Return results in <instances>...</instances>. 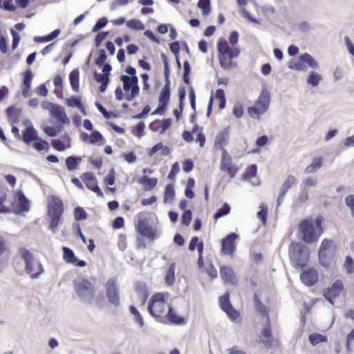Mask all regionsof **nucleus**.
<instances>
[{"mask_svg": "<svg viewBox=\"0 0 354 354\" xmlns=\"http://www.w3.org/2000/svg\"><path fill=\"white\" fill-rule=\"evenodd\" d=\"M254 301L257 312L261 315L263 320V326L261 330V343L266 348H272L274 345L276 341L272 333L270 320L268 313L267 307L262 304L257 295L254 297Z\"/></svg>", "mask_w": 354, "mask_h": 354, "instance_id": "1", "label": "nucleus"}, {"mask_svg": "<svg viewBox=\"0 0 354 354\" xmlns=\"http://www.w3.org/2000/svg\"><path fill=\"white\" fill-rule=\"evenodd\" d=\"M217 49L219 53V64L225 70H230L236 67V62L227 60V55L230 59L237 57L240 54V50L237 47H231L226 40L220 39L218 41Z\"/></svg>", "mask_w": 354, "mask_h": 354, "instance_id": "2", "label": "nucleus"}, {"mask_svg": "<svg viewBox=\"0 0 354 354\" xmlns=\"http://www.w3.org/2000/svg\"><path fill=\"white\" fill-rule=\"evenodd\" d=\"M309 250L301 243H292L289 246V257L295 268L302 269L309 260Z\"/></svg>", "mask_w": 354, "mask_h": 354, "instance_id": "3", "label": "nucleus"}, {"mask_svg": "<svg viewBox=\"0 0 354 354\" xmlns=\"http://www.w3.org/2000/svg\"><path fill=\"white\" fill-rule=\"evenodd\" d=\"M63 212L64 205L62 200L57 196H50L48 203V215L50 218L49 226L53 233L57 232Z\"/></svg>", "mask_w": 354, "mask_h": 354, "instance_id": "4", "label": "nucleus"}, {"mask_svg": "<svg viewBox=\"0 0 354 354\" xmlns=\"http://www.w3.org/2000/svg\"><path fill=\"white\" fill-rule=\"evenodd\" d=\"M307 66L313 69H317L319 67L317 61L308 53L291 59L288 63V67L290 69L297 71H306Z\"/></svg>", "mask_w": 354, "mask_h": 354, "instance_id": "5", "label": "nucleus"}, {"mask_svg": "<svg viewBox=\"0 0 354 354\" xmlns=\"http://www.w3.org/2000/svg\"><path fill=\"white\" fill-rule=\"evenodd\" d=\"M75 291L77 297L85 302H90L94 297L95 288L86 279L78 278L73 281Z\"/></svg>", "mask_w": 354, "mask_h": 354, "instance_id": "6", "label": "nucleus"}, {"mask_svg": "<svg viewBox=\"0 0 354 354\" xmlns=\"http://www.w3.org/2000/svg\"><path fill=\"white\" fill-rule=\"evenodd\" d=\"M158 299L151 301L148 304V311L157 321L164 322L167 316V310H169V306L164 301L162 296L156 295Z\"/></svg>", "mask_w": 354, "mask_h": 354, "instance_id": "7", "label": "nucleus"}, {"mask_svg": "<svg viewBox=\"0 0 354 354\" xmlns=\"http://www.w3.org/2000/svg\"><path fill=\"white\" fill-rule=\"evenodd\" d=\"M336 252V247L332 241L325 239L322 241L318 253L320 264L328 267L332 263Z\"/></svg>", "mask_w": 354, "mask_h": 354, "instance_id": "8", "label": "nucleus"}, {"mask_svg": "<svg viewBox=\"0 0 354 354\" xmlns=\"http://www.w3.org/2000/svg\"><path fill=\"white\" fill-rule=\"evenodd\" d=\"M120 79L123 82V89L126 92L125 99L129 102L133 100L140 91L138 77L122 75Z\"/></svg>", "mask_w": 354, "mask_h": 354, "instance_id": "9", "label": "nucleus"}, {"mask_svg": "<svg viewBox=\"0 0 354 354\" xmlns=\"http://www.w3.org/2000/svg\"><path fill=\"white\" fill-rule=\"evenodd\" d=\"M299 229L303 235V240L306 243H312L317 240L319 234L316 233L314 223L308 219L300 223Z\"/></svg>", "mask_w": 354, "mask_h": 354, "instance_id": "10", "label": "nucleus"}, {"mask_svg": "<svg viewBox=\"0 0 354 354\" xmlns=\"http://www.w3.org/2000/svg\"><path fill=\"white\" fill-rule=\"evenodd\" d=\"M105 292L108 301L115 306L120 304V297L116 282L113 279H109L105 284Z\"/></svg>", "mask_w": 354, "mask_h": 354, "instance_id": "11", "label": "nucleus"}, {"mask_svg": "<svg viewBox=\"0 0 354 354\" xmlns=\"http://www.w3.org/2000/svg\"><path fill=\"white\" fill-rule=\"evenodd\" d=\"M238 234L236 233H231L227 235L221 241V252L224 254L233 255L236 250L235 241L238 239Z\"/></svg>", "mask_w": 354, "mask_h": 354, "instance_id": "12", "label": "nucleus"}, {"mask_svg": "<svg viewBox=\"0 0 354 354\" xmlns=\"http://www.w3.org/2000/svg\"><path fill=\"white\" fill-rule=\"evenodd\" d=\"M62 249L63 251V259L66 263L75 264L77 267L80 268L86 266V261L78 259V258L75 255L74 252L71 248L63 246Z\"/></svg>", "mask_w": 354, "mask_h": 354, "instance_id": "13", "label": "nucleus"}, {"mask_svg": "<svg viewBox=\"0 0 354 354\" xmlns=\"http://www.w3.org/2000/svg\"><path fill=\"white\" fill-rule=\"evenodd\" d=\"M343 288L342 281L338 279L334 282L331 288L325 292L324 297L331 304H333V299L339 295Z\"/></svg>", "mask_w": 354, "mask_h": 354, "instance_id": "14", "label": "nucleus"}, {"mask_svg": "<svg viewBox=\"0 0 354 354\" xmlns=\"http://www.w3.org/2000/svg\"><path fill=\"white\" fill-rule=\"evenodd\" d=\"M26 129L22 134L23 141L26 144H30L32 140H37V132L32 124L30 120L26 119L24 121Z\"/></svg>", "mask_w": 354, "mask_h": 354, "instance_id": "15", "label": "nucleus"}, {"mask_svg": "<svg viewBox=\"0 0 354 354\" xmlns=\"http://www.w3.org/2000/svg\"><path fill=\"white\" fill-rule=\"evenodd\" d=\"M138 232L143 236L153 239L155 236V230L149 225L145 219H139L136 226Z\"/></svg>", "mask_w": 354, "mask_h": 354, "instance_id": "16", "label": "nucleus"}, {"mask_svg": "<svg viewBox=\"0 0 354 354\" xmlns=\"http://www.w3.org/2000/svg\"><path fill=\"white\" fill-rule=\"evenodd\" d=\"M19 254L24 261L26 272L31 275L35 270L33 254L29 250L23 248L19 249Z\"/></svg>", "mask_w": 354, "mask_h": 354, "instance_id": "17", "label": "nucleus"}, {"mask_svg": "<svg viewBox=\"0 0 354 354\" xmlns=\"http://www.w3.org/2000/svg\"><path fill=\"white\" fill-rule=\"evenodd\" d=\"M86 187L95 192L99 196H103V193L97 183L96 178L91 173H85L82 177Z\"/></svg>", "mask_w": 354, "mask_h": 354, "instance_id": "18", "label": "nucleus"}, {"mask_svg": "<svg viewBox=\"0 0 354 354\" xmlns=\"http://www.w3.org/2000/svg\"><path fill=\"white\" fill-rule=\"evenodd\" d=\"M301 281L308 286L315 284L318 280V273L314 268H310L303 271L300 276Z\"/></svg>", "mask_w": 354, "mask_h": 354, "instance_id": "19", "label": "nucleus"}, {"mask_svg": "<svg viewBox=\"0 0 354 354\" xmlns=\"http://www.w3.org/2000/svg\"><path fill=\"white\" fill-rule=\"evenodd\" d=\"M296 184V178L292 175H289L284 181V183L282 184L281 187H280L279 196L277 199V206L279 205L280 201L283 199V196L286 195L290 187Z\"/></svg>", "mask_w": 354, "mask_h": 354, "instance_id": "20", "label": "nucleus"}, {"mask_svg": "<svg viewBox=\"0 0 354 354\" xmlns=\"http://www.w3.org/2000/svg\"><path fill=\"white\" fill-rule=\"evenodd\" d=\"M257 171V167L253 164L247 167L244 174H243V178L245 180H250L252 185H260V180L255 178Z\"/></svg>", "mask_w": 354, "mask_h": 354, "instance_id": "21", "label": "nucleus"}, {"mask_svg": "<svg viewBox=\"0 0 354 354\" xmlns=\"http://www.w3.org/2000/svg\"><path fill=\"white\" fill-rule=\"evenodd\" d=\"M229 138V130L228 128H225L221 131L215 138L214 140V148L216 149H221L223 151L225 149L224 146L227 144Z\"/></svg>", "mask_w": 354, "mask_h": 354, "instance_id": "22", "label": "nucleus"}, {"mask_svg": "<svg viewBox=\"0 0 354 354\" xmlns=\"http://www.w3.org/2000/svg\"><path fill=\"white\" fill-rule=\"evenodd\" d=\"M232 158L229 153L226 151V149H223L222 151V157L221 161L220 169L222 171L227 172L229 174H231L232 172Z\"/></svg>", "mask_w": 354, "mask_h": 354, "instance_id": "23", "label": "nucleus"}, {"mask_svg": "<svg viewBox=\"0 0 354 354\" xmlns=\"http://www.w3.org/2000/svg\"><path fill=\"white\" fill-rule=\"evenodd\" d=\"M50 115L57 120L58 123L61 124H64L68 121V118L64 109L58 104H56L51 110Z\"/></svg>", "mask_w": 354, "mask_h": 354, "instance_id": "24", "label": "nucleus"}, {"mask_svg": "<svg viewBox=\"0 0 354 354\" xmlns=\"http://www.w3.org/2000/svg\"><path fill=\"white\" fill-rule=\"evenodd\" d=\"M221 277L225 282L233 283L236 280V276L233 270L227 266H221L220 267Z\"/></svg>", "mask_w": 354, "mask_h": 354, "instance_id": "25", "label": "nucleus"}, {"mask_svg": "<svg viewBox=\"0 0 354 354\" xmlns=\"http://www.w3.org/2000/svg\"><path fill=\"white\" fill-rule=\"evenodd\" d=\"M17 211L18 212H27L29 208V202L26 196L21 192H19L17 194Z\"/></svg>", "mask_w": 354, "mask_h": 354, "instance_id": "26", "label": "nucleus"}, {"mask_svg": "<svg viewBox=\"0 0 354 354\" xmlns=\"http://www.w3.org/2000/svg\"><path fill=\"white\" fill-rule=\"evenodd\" d=\"M32 79V73L30 69H28L25 73L23 80L22 94L24 97H28L29 89L31 86V82Z\"/></svg>", "mask_w": 354, "mask_h": 354, "instance_id": "27", "label": "nucleus"}, {"mask_svg": "<svg viewBox=\"0 0 354 354\" xmlns=\"http://www.w3.org/2000/svg\"><path fill=\"white\" fill-rule=\"evenodd\" d=\"M166 318L171 323L174 324H183L185 322V319L183 317L177 315L176 312L172 307H169V310H167Z\"/></svg>", "mask_w": 354, "mask_h": 354, "instance_id": "28", "label": "nucleus"}, {"mask_svg": "<svg viewBox=\"0 0 354 354\" xmlns=\"http://www.w3.org/2000/svg\"><path fill=\"white\" fill-rule=\"evenodd\" d=\"M170 97V80L169 77L165 79V84L159 96V102L167 104Z\"/></svg>", "mask_w": 354, "mask_h": 354, "instance_id": "29", "label": "nucleus"}, {"mask_svg": "<svg viewBox=\"0 0 354 354\" xmlns=\"http://www.w3.org/2000/svg\"><path fill=\"white\" fill-rule=\"evenodd\" d=\"M267 109L268 107L266 106L256 102L253 106L248 108V111L250 116L254 117L255 115L259 116L263 114L266 112Z\"/></svg>", "mask_w": 354, "mask_h": 354, "instance_id": "30", "label": "nucleus"}, {"mask_svg": "<svg viewBox=\"0 0 354 354\" xmlns=\"http://www.w3.org/2000/svg\"><path fill=\"white\" fill-rule=\"evenodd\" d=\"M323 165V158L322 157H315L313 162L306 167L304 170L305 174H311L319 170Z\"/></svg>", "mask_w": 354, "mask_h": 354, "instance_id": "31", "label": "nucleus"}, {"mask_svg": "<svg viewBox=\"0 0 354 354\" xmlns=\"http://www.w3.org/2000/svg\"><path fill=\"white\" fill-rule=\"evenodd\" d=\"M136 292L141 304H145L148 298V292L145 283H138L136 287Z\"/></svg>", "mask_w": 354, "mask_h": 354, "instance_id": "32", "label": "nucleus"}, {"mask_svg": "<svg viewBox=\"0 0 354 354\" xmlns=\"http://www.w3.org/2000/svg\"><path fill=\"white\" fill-rule=\"evenodd\" d=\"M322 80L323 77L322 75L319 74L315 71H311L307 77L306 82L311 86L316 87L319 85Z\"/></svg>", "mask_w": 354, "mask_h": 354, "instance_id": "33", "label": "nucleus"}, {"mask_svg": "<svg viewBox=\"0 0 354 354\" xmlns=\"http://www.w3.org/2000/svg\"><path fill=\"white\" fill-rule=\"evenodd\" d=\"M165 281L167 286H171L175 282V263H173L169 267L165 277Z\"/></svg>", "mask_w": 354, "mask_h": 354, "instance_id": "34", "label": "nucleus"}, {"mask_svg": "<svg viewBox=\"0 0 354 354\" xmlns=\"http://www.w3.org/2000/svg\"><path fill=\"white\" fill-rule=\"evenodd\" d=\"M79 71L78 69L73 70L69 75V80L73 90L75 92L79 89Z\"/></svg>", "mask_w": 354, "mask_h": 354, "instance_id": "35", "label": "nucleus"}, {"mask_svg": "<svg viewBox=\"0 0 354 354\" xmlns=\"http://www.w3.org/2000/svg\"><path fill=\"white\" fill-rule=\"evenodd\" d=\"M82 158L78 156H68L66 159L67 169L70 171L75 170L81 162Z\"/></svg>", "mask_w": 354, "mask_h": 354, "instance_id": "36", "label": "nucleus"}, {"mask_svg": "<svg viewBox=\"0 0 354 354\" xmlns=\"http://www.w3.org/2000/svg\"><path fill=\"white\" fill-rule=\"evenodd\" d=\"M197 6L201 10L203 16L206 17L209 15L211 11L210 0H199Z\"/></svg>", "mask_w": 354, "mask_h": 354, "instance_id": "37", "label": "nucleus"}, {"mask_svg": "<svg viewBox=\"0 0 354 354\" xmlns=\"http://www.w3.org/2000/svg\"><path fill=\"white\" fill-rule=\"evenodd\" d=\"M129 310L131 313L133 314L134 316V322L138 323L140 327H143L145 325V322L143 320L142 315L137 310V308L134 306L131 305L129 307Z\"/></svg>", "mask_w": 354, "mask_h": 354, "instance_id": "38", "label": "nucleus"}, {"mask_svg": "<svg viewBox=\"0 0 354 354\" xmlns=\"http://www.w3.org/2000/svg\"><path fill=\"white\" fill-rule=\"evenodd\" d=\"M175 192L172 185H168L165 189L164 202L165 203H171L174 198Z\"/></svg>", "mask_w": 354, "mask_h": 354, "instance_id": "39", "label": "nucleus"}, {"mask_svg": "<svg viewBox=\"0 0 354 354\" xmlns=\"http://www.w3.org/2000/svg\"><path fill=\"white\" fill-rule=\"evenodd\" d=\"M308 339L310 343L313 346L317 345L321 342H327V337L326 336L318 333L310 335Z\"/></svg>", "mask_w": 354, "mask_h": 354, "instance_id": "40", "label": "nucleus"}, {"mask_svg": "<svg viewBox=\"0 0 354 354\" xmlns=\"http://www.w3.org/2000/svg\"><path fill=\"white\" fill-rule=\"evenodd\" d=\"M35 140L36 141L33 143V147L37 151H41L45 150L48 151L49 150L50 145L47 141L37 138Z\"/></svg>", "mask_w": 354, "mask_h": 354, "instance_id": "41", "label": "nucleus"}, {"mask_svg": "<svg viewBox=\"0 0 354 354\" xmlns=\"http://www.w3.org/2000/svg\"><path fill=\"white\" fill-rule=\"evenodd\" d=\"M229 297V293L227 292L219 299L220 306L223 311H227L229 308L230 309L232 308V306L230 302Z\"/></svg>", "mask_w": 354, "mask_h": 354, "instance_id": "42", "label": "nucleus"}, {"mask_svg": "<svg viewBox=\"0 0 354 354\" xmlns=\"http://www.w3.org/2000/svg\"><path fill=\"white\" fill-rule=\"evenodd\" d=\"M127 26L129 28L138 30H143L145 29V25L139 19H131L127 22Z\"/></svg>", "mask_w": 354, "mask_h": 354, "instance_id": "43", "label": "nucleus"}, {"mask_svg": "<svg viewBox=\"0 0 354 354\" xmlns=\"http://www.w3.org/2000/svg\"><path fill=\"white\" fill-rule=\"evenodd\" d=\"M230 212V207L227 203H224L223 205L219 208L216 213L214 214V218L215 220L219 218L227 215Z\"/></svg>", "mask_w": 354, "mask_h": 354, "instance_id": "44", "label": "nucleus"}, {"mask_svg": "<svg viewBox=\"0 0 354 354\" xmlns=\"http://www.w3.org/2000/svg\"><path fill=\"white\" fill-rule=\"evenodd\" d=\"M6 194L0 187V213L7 214L10 212V207H6L4 203L6 201Z\"/></svg>", "mask_w": 354, "mask_h": 354, "instance_id": "45", "label": "nucleus"}, {"mask_svg": "<svg viewBox=\"0 0 354 354\" xmlns=\"http://www.w3.org/2000/svg\"><path fill=\"white\" fill-rule=\"evenodd\" d=\"M87 213L86 211L81 207H77L74 210V217L75 220L82 221L86 220L87 218Z\"/></svg>", "mask_w": 354, "mask_h": 354, "instance_id": "46", "label": "nucleus"}, {"mask_svg": "<svg viewBox=\"0 0 354 354\" xmlns=\"http://www.w3.org/2000/svg\"><path fill=\"white\" fill-rule=\"evenodd\" d=\"M143 182L145 183V190L149 191L156 186L158 183V180L156 178L147 177L144 178Z\"/></svg>", "mask_w": 354, "mask_h": 354, "instance_id": "47", "label": "nucleus"}, {"mask_svg": "<svg viewBox=\"0 0 354 354\" xmlns=\"http://www.w3.org/2000/svg\"><path fill=\"white\" fill-rule=\"evenodd\" d=\"M344 268L348 274H352L354 272V261L350 256L346 257Z\"/></svg>", "mask_w": 354, "mask_h": 354, "instance_id": "48", "label": "nucleus"}, {"mask_svg": "<svg viewBox=\"0 0 354 354\" xmlns=\"http://www.w3.org/2000/svg\"><path fill=\"white\" fill-rule=\"evenodd\" d=\"M107 58L106 53L104 49L102 48L99 50V55L97 58L95 60V64L99 66L102 67L103 64L105 62Z\"/></svg>", "mask_w": 354, "mask_h": 354, "instance_id": "49", "label": "nucleus"}, {"mask_svg": "<svg viewBox=\"0 0 354 354\" xmlns=\"http://www.w3.org/2000/svg\"><path fill=\"white\" fill-rule=\"evenodd\" d=\"M107 21H108L106 17L99 19L93 27L92 32H97L100 30L102 29L107 24Z\"/></svg>", "mask_w": 354, "mask_h": 354, "instance_id": "50", "label": "nucleus"}, {"mask_svg": "<svg viewBox=\"0 0 354 354\" xmlns=\"http://www.w3.org/2000/svg\"><path fill=\"white\" fill-rule=\"evenodd\" d=\"M257 102L262 104H264L265 106L268 107L270 102L269 92L268 91L263 90L261 93L259 100Z\"/></svg>", "mask_w": 354, "mask_h": 354, "instance_id": "51", "label": "nucleus"}, {"mask_svg": "<svg viewBox=\"0 0 354 354\" xmlns=\"http://www.w3.org/2000/svg\"><path fill=\"white\" fill-rule=\"evenodd\" d=\"M95 106L98 111L103 115V116L106 118L109 119L111 118L113 116H115L114 113L112 112L108 111L100 103L98 102H95Z\"/></svg>", "mask_w": 354, "mask_h": 354, "instance_id": "52", "label": "nucleus"}, {"mask_svg": "<svg viewBox=\"0 0 354 354\" xmlns=\"http://www.w3.org/2000/svg\"><path fill=\"white\" fill-rule=\"evenodd\" d=\"M160 57L164 64L165 78L168 79L169 77V65L168 63L167 57L165 53H161Z\"/></svg>", "mask_w": 354, "mask_h": 354, "instance_id": "53", "label": "nucleus"}, {"mask_svg": "<svg viewBox=\"0 0 354 354\" xmlns=\"http://www.w3.org/2000/svg\"><path fill=\"white\" fill-rule=\"evenodd\" d=\"M182 224L188 226L192 218V212L190 210H185L182 214Z\"/></svg>", "mask_w": 354, "mask_h": 354, "instance_id": "54", "label": "nucleus"}, {"mask_svg": "<svg viewBox=\"0 0 354 354\" xmlns=\"http://www.w3.org/2000/svg\"><path fill=\"white\" fill-rule=\"evenodd\" d=\"M308 189L306 187H303L298 196V201L301 203H304L308 201Z\"/></svg>", "mask_w": 354, "mask_h": 354, "instance_id": "55", "label": "nucleus"}, {"mask_svg": "<svg viewBox=\"0 0 354 354\" xmlns=\"http://www.w3.org/2000/svg\"><path fill=\"white\" fill-rule=\"evenodd\" d=\"M145 129V123L143 122H140L135 127H133L132 132L134 135L140 138L143 135Z\"/></svg>", "mask_w": 354, "mask_h": 354, "instance_id": "56", "label": "nucleus"}, {"mask_svg": "<svg viewBox=\"0 0 354 354\" xmlns=\"http://www.w3.org/2000/svg\"><path fill=\"white\" fill-rule=\"evenodd\" d=\"M345 204L351 210L352 216L354 218V194H351L345 198Z\"/></svg>", "mask_w": 354, "mask_h": 354, "instance_id": "57", "label": "nucleus"}, {"mask_svg": "<svg viewBox=\"0 0 354 354\" xmlns=\"http://www.w3.org/2000/svg\"><path fill=\"white\" fill-rule=\"evenodd\" d=\"M94 79L97 83H104L106 82H110L109 77L108 75H106L104 74H101L97 73L96 71L93 73Z\"/></svg>", "mask_w": 354, "mask_h": 354, "instance_id": "58", "label": "nucleus"}, {"mask_svg": "<svg viewBox=\"0 0 354 354\" xmlns=\"http://www.w3.org/2000/svg\"><path fill=\"white\" fill-rule=\"evenodd\" d=\"M10 32L12 36V50H15L19 45L20 41V35L16 30L13 29L10 30Z\"/></svg>", "mask_w": 354, "mask_h": 354, "instance_id": "59", "label": "nucleus"}, {"mask_svg": "<svg viewBox=\"0 0 354 354\" xmlns=\"http://www.w3.org/2000/svg\"><path fill=\"white\" fill-rule=\"evenodd\" d=\"M66 100L67 105L71 107L78 108L82 104L80 99L76 97L67 98Z\"/></svg>", "mask_w": 354, "mask_h": 354, "instance_id": "60", "label": "nucleus"}, {"mask_svg": "<svg viewBox=\"0 0 354 354\" xmlns=\"http://www.w3.org/2000/svg\"><path fill=\"white\" fill-rule=\"evenodd\" d=\"M260 208L261 209L257 212V216L261 220L263 225H265L267 220L268 209L263 205Z\"/></svg>", "mask_w": 354, "mask_h": 354, "instance_id": "61", "label": "nucleus"}, {"mask_svg": "<svg viewBox=\"0 0 354 354\" xmlns=\"http://www.w3.org/2000/svg\"><path fill=\"white\" fill-rule=\"evenodd\" d=\"M109 34V31H102L99 32L95 38V44L97 47L100 46V44L102 43V41L105 39V38L108 36Z\"/></svg>", "mask_w": 354, "mask_h": 354, "instance_id": "62", "label": "nucleus"}, {"mask_svg": "<svg viewBox=\"0 0 354 354\" xmlns=\"http://www.w3.org/2000/svg\"><path fill=\"white\" fill-rule=\"evenodd\" d=\"M344 40L345 42V45L346 46V48L348 51V53L354 57V44L352 43L351 39L348 36H345L344 37Z\"/></svg>", "mask_w": 354, "mask_h": 354, "instance_id": "63", "label": "nucleus"}, {"mask_svg": "<svg viewBox=\"0 0 354 354\" xmlns=\"http://www.w3.org/2000/svg\"><path fill=\"white\" fill-rule=\"evenodd\" d=\"M104 183L108 185H113L115 184V173L113 169H111L104 178Z\"/></svg>", "mask_w": 354, "mask_h": 354, "instance_id": "64", "label": "nucleus"}]
</instances>
